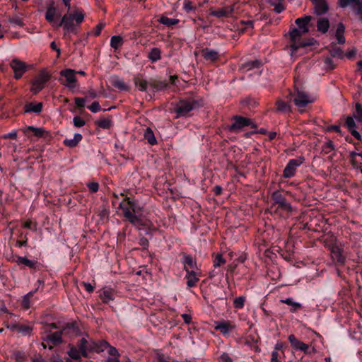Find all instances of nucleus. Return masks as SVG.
Wrapping results in <instances>:
<instances>
[{
  "label": "nucleus",
  "instance_id": "nucleus-6",
  "mask_svg": "<svg viewBox=\"0 0 362 362\" xmlns=\"http://www.w3.org/2000/svg\"><path fill=\"white\" fill-rule=\"evenodd\" d=\"M56 328L57 326L54 323L48 324L45 327V331L49 333L47 334L46 337L43 338V339L45 340L49 344L57 346L62 342V337L63 336V333L62 329L53 333L51 332L53 329Z\"/></svg>",
  "mask_w": 362,
  "mask_h": 362
},
{
  "label": "nucleus",
  "instance_id": "nucleus-28",
  "mask_svg": "<svg viewBox=\"0 0 362 362\" xmlns=\"http://www.w3.org/2000/svg\"><path fill=\"white\" fill-rule=\"evenodd\" d=\"M110 83L113 87L120 91H128L129 90V86L117 76H112L110 78Z\"/></svg>",
  "mask_w": 362,
  "mask_h": 362
},
{
  "label": "nucleus",
  "instance_id": "nucleus-41",
  "mask_svg": "<svg viewBox=\"0 0 362 362\" xmlns=\"http://www.w3.org/2000/svg\"><path fill=\"white\" fill-rule=\"evenodd\" d=\"M161 57V51L158 47L152 48L148 54V58L152 62H156Z\"/></svg>",
  "mask_w": 362,
  "mask_h": 362
},
{
  "label": "nucleus",
  "instance_id": "nucleus-1",
  "mask_svg": "<svg viewBox=\"0 0 362 362\" xmlns=\"http://www.w3.org/2000/svg\"><path fill=\"white\" fill-rule=\"evenodd\" d=\"M120 195L124 197L119 204V209L122 210L124 217L132 226L141 230L146 226L142 217L144 207L128 197L127 191H124Z\"/></svg>",
  "mask_w": 362,
  "mask_h": 362
},
{
  "label": "nucleus",
  "instance_id": "nucleus-56",
  "mask_svg": "<svg viewBox=\"0 0 362 362\" xmlns=\"http://www.w3.org/2000/svg\"><path fill=\"white\" fill-rule=\"evenodd\" d=\"M105 23L103 21H100L95 28L94 35L95 36H98L100 35L102 30L105 28Z\"/></svg>",
  "mask_w": 362,
  "mask_h": 362
},
{
  "label": "nucleus",
  "instance_id": "nucleus-27",
  "mask_svg": "<svg viewBox=\"0 0 362 362\" xmlns=\"http://www.w3.org/2000/svg\"><path fill=\"white\" fill-rule=\"evenodd\" d=\"M43 107L42 103H33L28 102L26 103L24 105V112L26 113L34 112L36 114H40Z\"/></svg>",
  "mask_w": 362,
  "mask_h": 362
},
{
  "label": "nucleus",
  "instance_id": "nucleus-14",
  "mask_svg": "<svg viewBox=\"0 0 362 362\" xmlns=\"http://www.w3.org/2000/svg\"><path fill=\"white\" fill-rule=\"evenodd\" d=\"M272 200L278 205L277 208L286 212H291L292 210L291 204L286 202L282 194L278 192H274L272 195Z\"/></svg>",
  "mask_w": 362,
  "mask_h": 362
},
{
  "label": "nucleus",
  "instance_id": "nucleus-34",
  "mask_svg": "<svg viewBox=\"0 0 362 362\" xmlns=\"http://www.w3.org/2000/svg\"><path fill=\"white\" fill-rule=\"evenodd\" d=\"M109 344L105 340L92 342V351L100 353L107 349Z\"/></svg>",
  "mask_w": 362,
  "mask_h": 362
},
{
  "label": "nucleus",
  "instance_id": "nucleus-37",
  "mask_svg": "<svg viewBox=\"0 0 362 362\" xmlns=\"http://www.w3.org/2000/svg\"><path fill=\"white\" fill-rule=\"evenodd\" d=\"M280 302L290 305V311L293 313L297 312L302 308V305L300 303L293 301L291 298L280 300Z\"/></svg>",
  "mask_w": 362,
  "mask_h": 362
},
{
  "label": "nucleus",
  "instance_id": "nucleus-49",
  "mask_svg": "<svg viewBox=\"0 0 362 362\" xmlns=\"http://www.w3.org/2000/svg\"><path fill=\"white\" fill-rule=\"evenodd\" d=\"M355 108L354 116L358 122H362V105L357 103L355 105Z\"/></svg>",
  "mask_w": 362,
  "mask_h": 362
},
{
  "label": "nucleus",
  "instance_id": "nucleus-29",
  "mask_svg": "<svg viewBox=\"0 0 362 362\" xmlns=\"http://www.w3.org/2000/svg\"><path fill=\"white\" fill-rule=\"evenodd\" d=\"M7 327L11 329L12 331H18L23 335H29L32 332V327L28 325L14 323L11 325H8Z\"/></svg>",
  "mask_w": 362,
  "mask_h": 362
},
{
  "label": "nucleus",
  "instance_id": "nucleus-38",
  "mask_svg": "<svg viewBox=\"0 0 362 362\" xmlns=\"http://www.w3.org/2000/svg\"><path fill=\"white\" fill-rule=\"evenodd\" d=\"M123 43V37L120 35H114L110 39V46L115 51L119 49Z\"/></svg>",
  "mask_w": 362,
  "mask_h": 362
},
{
  "label": "nucleus",
  "instance_id": "nucleus-18",
  "mask_svg": "<svg viewBox=\"0 0 362 362\" xmlns=\"http://www.w3.org/2000/svg\"><path fill=\"white\" fill-rule=\"evenodd\" d=\"M185 274V279L187 286L189 288H192L197 286L199 281V278L202 276V272L201 269H196L195 271L187 270Z\"/></svg>",
  "mask_w": 362,
  "mask_h": 362
},
{
  "label": "nucleus",
  "instance_id": "nucleus-16",
  "mask_svg": "<svg viewBox=\"0 0 362 362\" xmlns=\"http://www.w3.org/2000/svg\"><path fill=\"white\" fill-rule=\"evenodd\" d=\"M338 4L341 8H346L351 6L359 16V18L362 21V0H339Z\"/></svg>",
  "mask_w": 362,
  "mask_h": 362
},
{
  "label": "nucleus",
  "instance_id": "nucleus-17",
  "mask_svg": "<svg viewBox=\"0 0 362 362\" xmlns=\"http://www.w3.org/2000/svg\"><path fill=\"white\" fill-rule=\"evenodd\" d=\"M62 332L64 336H67L69 337H76L81 334L77 322L66 323L62 329Z\"/></svg>",
  "mask_w": 362,
  "mask_h": 362
},
{
  "label": "nucleus",
  "instance_id": "nucleus-13",
  "mask_svg": "<svg viewBox=\"0 0 362 362\" xmlns=\"http://www.w3.org/2000/svg\"><path fill=\"white\" fill-rule=\"evenodd\" d=\"M197 103L193 100H181L175 109L177 117L186 116L196 106Z\"/></svg>",
  "mask_w": 362,
  "mask_h": 362
},
{
  "label": "nucleus",
  "instance_id": "nucleus-50",
  "mask_svg": "<svg viewBox=\"0 0 362 362\" xmlns=\"http://www.w3.org/2000/svg\"><path fill=\"white\" fill-rule=\"evenodd\" d=\"M226 263L225 259L221 254H216L214 259V267H218Z\"/></svg>",
  "mask_w": 362,
  "mask_h": 362
},
{
  "label": "nucleus",
  "instance_id": "nucleus-31",
  "mask_svg": "<svg viewBox=\"0 0 362 362\" xmlns=\"http://www.w3.org/2000/svg\"><path fill=\"white\" fill-rule=\"evenodd\" d=\"M350 162L355 168L360 169L362 172V153L351 152Z\"/></svg>",
  "mask_w": 362,
  "mask_h": 362
},
{
  "label": "nucleus",
  "instance_id": "nucleus-53",
  "mask_svg": "<svg viewBox=\"0 0 362 362\" xmlns=\"http://www.w3.org/2000/svg\"><path fill=\"white\" fill-rule=\"evenodd\" d=\"M75 105L80 110H82L85 107V99L83 98H75Z\"/></svg>",
  "mask_w": 362,
  "mask_h": 362
},
{
  "label": "nucleus",
  "instance_id": "nucleus-64",
  "mask_svg": "<svg viewBox=\"0 0 362 362\" xmlns=\"http://www.w3.org/2000/svg\"><path fill=\"white\" fill-rule=\"evenodd\" d=\"M5 139H16L17 138V132L16 131H12L9 132L8 134L4 136Z\"/></svg>",
  "mask_w": 362,
  "mask_h": 362
},
{
  "label": "nucleus",
  "instance_id": "nucleus-8",
  "mask_svg": "<svg viewBox=\"0 0 362 362\" xmlns=\"http://www.w3.org/2000/svg\"><path fill=\"white\" fill-rule=\"evenodd\" d=\"M12 262H16L21 269H30L32 272L39 271L41 268V264L38 261L29 259L26 257L16 255L13 257Z\"/></svg>",
  "mask_w": 362,
  "mask_h": 362
},
{
  "label": "nucleus",
  "instance_id": "nucleus-19",
  "mask_svg": "<svg viewBox=\"0 0 362 362\" xmlns=\"http://www.w3.org/2000/svg\"><path fill=\"white\" fill-rule=\"evenodd\" d=\"M325 243L331 252L332 258L337 259L339 263H344L346 257L343 255V250L335 243L328 244L327 242Z\"/></svg>",
  "mask_w": 362,
  "mask_h": 362
},
{
  "label": "nucleus",
  "instance_id": "nucleus-52",
  "mask_svg": "<svg viewBox=\"0 0 362 362\" xmlns=\"http://www.w3.org/2000/svg\"><path fill=\"white\" fill-rule=\"evenodd\" d=\"M245 303V298L244 297H238L233 300V306L235 308H242L244 306Z\"/></svg>",
  "mask_w": 362,
  "mask_h": 362
},
{
  "label": "nucleus",
  "instance_id": "nucleus-24",
  "mask_svg": "<svg viewBox=\"0 0 362 362\" xmlns=\"http://www.w3.org/2000/svg\"><path fill=\"white\" fill-rule=\"evenodd\" d=\"M182 263L184 265V270L195 271L196 269H200L197 267V261L190 255H185L183 257Z\"/></svg>",
  "mask_w": 362,
  "mask_h": 362
},
{
  "label": "nucleus",
  "instance_id": "nucleus-60",
  "mask_svg": "<svg viewBox=\"0 0 362 362\" xmlns=\"http://www.w3.org/2000/svg\"><path fill=\"white\" fill-rule=\"evenodd\" d=\"M220 359L222 362H233V359L227 353H223L221 354Z\"/></svg>",
  "mask_w": 362,
  "mask_h": 362
},
{
  "label": "nucleus",
  "instance_id": "nucleus-62",
  "mask_svg": "<svg viewBox=\"0 0 362 362\" xmlns=\"http://www.w3.org/2000/svg\"><path fill=\"white\" fill-rule=\"evenodd\" d=\"M27 234L25 235V237L24 238V240H18L17 243H16V245L18 247H26L27 245H28V238L26 237Z\"/></svg>",
  "mask_w": 362,
  "mask_h": 362
},
{
  "label": "nucleus",
  "instance_id": "nucleus-63",
  "mask_svg": "<svg viewBox=\"0 0 362 362\" xmlns=\"http://www.w3.org/2000/svg\"><path fill=\"white\" fill-rule=\"evenodd\" d=\"M50 47L52 50H54L57 52V57H59L60 55V53H61L60 49L57 47V45L54 41L51 42Z\"/></svg>",
  "mask_w": 362,
  "mask_h": 362
},
{
  "label": "nucleus",
  "instance_id": "nucleus-22",
  "mask_svg": "<svg viewBox=\"0 0 362 362\" xmlns=\"http://www.w3.org/2000/svg\"><path fill=\"white\" fill-rule=\"evenodd\" d=\"M288 339L291 345V347L298 351H302L306 353L309 349V346L304 342L298 340L294 334H290L288 337Z\"/></svg>",
  "mask_w": 362,
  "mask_h": 362
},
{
  "label": "nucleus",
  "instance_id": "nucleus-57",
  "mask_svg": "<svg viewBox=\"0 0 362 362\" xmlns=\"http://www.w3.org/2000/svg\"><path fill=\"white\" fill-rule=\"evenodd\" d=\"M107 350L108 354L112 356V358H117V357L119 356L118 351L117 350L116 348H115L113 346H110L109 345V347L107 348Z\"/></svg>",
  "mask_w": 362,
  "mask_h": 362
},
{
  "label": "nucleus",
  "instance_id": "nucleus-2",
  "mask_svg": "<svg viewBox=\"0 0 362 362\" xmlns=\"http://www.w3.org/2000/svg\"><path fill=\"white\" fill-rule=\"evenodd\" d=\"M83 18L84 15L81 11H76L73 13L64 15L59 25L64 28V37H69V33L76 34V25L81 23Z\"/></svg>",
  "mask_w": 362,
  "mask_h": 362
},
{
  "label": "nucleus",
  "instance_id": "nucleus-43",
  "mask_svg": "<svg viewBox=\"0 0 362 362\" xmlns=\"http://www.w3.org/2000/svg\"><path fill=\"white\" fill-rule=\"evenodd\" d=\"M112 120L110 117L108 118H102L100 119L95 121V124L100 128L107 129H110L112 126Z\"/></svg>",
  "mask_w": 362,
  "mask_h": 362
},
{
  "label": "nucleus",
  "instance_id": "nucleus-30",
  "mask_svg": "<svg viewBox=\"0 0 362 362\" xmlns=\"http://www.w3.org/2000/svg\"><path fill=\"white\" fill-rule=\"evenodd\" d=\"M202 54L206 61L215 62L219 58L218 53L213 49L205 48L202 50Z\"/></svg>",
  "mask_w": 362,
  "mask_h": 362
},
{
  "label": "nucleus",
  "instance_id": "nucleus-15",
  "mask_svg": "<svg viewBox=\"0 0 362 362\" xmlns=\"http://www.w3.org/2000/svg\"><path fill=\"white\" fill-rule=\"evenodd\" d=\"M21 130L28 138L31 136H35L37 138H45L49 134V132L44 128L35 127L34 126H28Z\"/></svg>",
  "mask_w": 362,
  "mask_h": 362
},
{
  "label": "nucleus",
  "instance_id": "nucleus-9",
  "mask_svg": "<svg viewBox=\"0 0 362 362\" xmlns=\"http://www.w3.org/2000/svg\"><path fill=\"white\" fill-rule=\"evenodd\" d=\"M49 79V76L47 74L41 72L37 77L31 81V92L34 95L37 94L44 88L45 83Z\"/></svg>",
  "mask_w": 362,
  "mask_h": 362
},
{
  "label": "nucleus",
  "instance_id": "nucleus-36",
  "mask_svg": "<svg viewBox=\"0 0 362 362\" xmlns=\"http://www.w3.org/2000/svg\"><path fill=\"white\" fill-rule=\"evenodd\" d=\"M329 28V21L326 18H320L317 22V30L322 33H326Z\"/></svg>",
  "mask_w": 362,
  "mask_h": 362
},
{
  "label": "nucleus",
  "instance_id": "nucleus-39",
  "mask_svg": "<svg viewBox=\"0 0 362 362\" xmlns=\"http://www.w3.org/2000/svg\"><path fill=\"white\" fill-rule=\"evenodd\" d=\"M233 12V8L225 7L221 8L215 11H212L211 12V15L216 17H223V16H228L230 14H231Z\"/></svg>",
  "mask_w": 362,
  "mask_h": 362
},
{
  "label": "nucleus",
  "instance_id": "nucleus-42",
  "mask_svg": "<svg viewBox=\"0 0 362 362\" xmlns=\"http://www.w3.org/2000/svg\"><path fill=\"white\" fill-rule=\"evenodd\" d=\"M276 110L279 111V112H291V105L288 103H287L281 100H278L276 102Z\"/></svg>",
  "mask_w": 362,
  "mask_h": 362
},
{
  "label": "nucleus",
  "instance_id": "nucleus-48",
  "mask_svg": "<svg viewBox=\"0 0 362 362\" xmlns=\"http://www.w3.org/2000/svg\"><path fill=\"white\" fill-rule=\"evenodd\" d=\"M285 358L284 352L272 351L271 361L272 362H282V359Z\"/></svg>",
  "mask_w": 362,
  "mask_h": 362
},
{
  "label": "nucleus",
  "instance_id": "nucleus-47",
  "mask_svg": "<svg viewBox=\"0 0 362 362\" xmlns=\"http://www.w3.org/2000/svg\"><path fill=\"white\" fill-rule=\"evenodd\" d=\"M159 22L163 25H167V26H171V25L177 24L179 22V20L175 19V18H170L167 16H162L160 18Z\"/></svg>",
  "mask_w": 362,
  "mask_h": 362
},
{
  "label": "nucleus",
  "instance_id": "nucleus-33",
  "mask_svg": "<svg viewBox=\"0 0 362 362\" xmlns=\"http://www.w3.org/2000/svg\"><path fill=\"white\" fill-rule=\"evenodd\" d=\"M115 297V291L112 288H104L100 293V298L103 303H108L112 300Z\"/></svg>",
  "mask_w": 362,
  "mask_h": 362
},
{
  "label": "nucleus",
  "instance_id": "nucleus-40",
  "mask_svg": "<svg viewBox=\"0 0 362 362\" xmlns=\"http://www.w3.org/2000/svg\"><path fill=\"white\" fill-rule=\"evenodd\" d=\"M345 27L343 23H340L338 24L337 29L336 31V38L339 44H344L345 42V37L344 36Z\"/></svg>",
  "mask_w": 362,
  "mask_h": 362
},
{
  "label": "nucleus",
  "instance_id": "nucleus-23",
  "mask_svg": "<svg viewBox=\"0 0 362 362\" xmlns=\"http://www.w3.org/2000/svg\"><path fill=\"white\" fill-rule=\"evenodd\" d=\"M311 18V16H308L297 18L296 20V24L298 28L297 29L304 34L307 33L309 31V23Z\"/></svg>",
  "mask_w": 362,
  "mask_h": 362
},
{
  "label": "nucleus",
  "instance_id": "nucleus-26",
  "mask_svg": "<svg viewBox=\"0 0 362 362\" xmlns=\"http://www.w3.org/2000/svg\"><path fill=\"white\" fill-rule=\"evenodd\" d=\"M314 6V11L317 15L325 13L328 10V6L325 0H311Z\"/></svg>",
  "mask_w": 362,
  "mask_h": 362
},
{
  "label": "nucleus",
  "instance_id": "nucleus-46",
  "mask_svg": "<svg viewBox=\"0 0 362 362\" xmlns=\"http://www.w3.org/2000/svg\"><path fill=\"white\" fill-rule=\"evenodd\" d=\"M55 14H56V8L54 6H51L48 7V8L47 9V11L45 13V19L48 22L52 23L54 20Z\"/></svg>",
  "mask_w": 362,
  "mask_h": 362
},
{
  "label": "nucleus",
  "instance_id": "nucleus-5",
  "mask_svg": "<svg viewBox=\"0 0 362 362\" xmlns=\"http://www.w3.org/2000/svg\"><path fill=\"white\" fill-rule=\"evenodd\" d=\"M315 97L313 95H309L304 90H297L296 94L293 99V103L298 108L300 112H303L304 107L315 100Z\"/></svg>",
  "mask_w": 362,
  "mask_h": 362
},
{
  "label": "nucleus",
  "instance_id": "nucleus-61",
  "mask_svg": "<svg viewBox=\"0 0 362 362\" xmlns=\"http://www.w3.org/2000/svg\"><path fill=\"white\" fill-rule=\"evenodd\" d=\"M284 344L282 342H277L274 346V351L284 352Z\"/></svg>",
  "mask_w": 362,
  "mask_h": 362
},
{
  "label": "nucleus",
  "instance_id": "nucleus-12",
  "mask_svg": "<svg viewBox=\"0 0 362 362\" xmlns=\"http://www.w3.org/2000/svg\"><path fill=\"white\" fill-rule=\"evenodd\" d=\"M303 162L304 158L301 157L290 160L283 171V177L285 178L293 177L296 174L297 168Z\"/></svg>",
  "mask_w": 362,
  "mask_h": 362
},
{
  "label": "nucleus",
  "instance_id": "nucleus-4",
  "mask_svg": "<svg viewBox=\"0 0 362 362\" xmlns=\"http://www.w3.org/2000/svg\"><path fill=\"white\" fill-rule=\"evenodd\" d=\"M88 341L82 337L78 342L77 346L71 345L68 351L69 356L74 360H78L81 356L87 357Z\"/></svg>",
  "mask_w": 362,
  "mask_h": 362
},
{
  "label": "nucleus",
  "instance_id": "nucleus-58",
  "mask_svg": "<svg viewBox=\"0 0 362 362\" xmlns=\"http://www.w3.org/2000/svg\"><path fill=\"white\" fill-rule=\"evenodd\" d=\"M325 65L327 69L332 70L335 68L333 61L330 58H326L325 59Z\"/></svg>",
  "mask_w": 362,
  "mask_h": 362
},
{
  "label": "nucleus",
  "instance_id": "nucleus-7",
  "mask_svg": "<svg viewBox=\"0 0 362 362\" xmlns=\"http://www.w3.org/2000/svg\"><path fill=\"white\" fill-rule=\"evenodd\" d=\"M76 71L71 69H66L60 71L61 83L73 90L76 86Z\"/></svg>",
  "mask_w": 362,
  "mask_h": 362
},
{
  "label": "nucleus",
  "instance_id": "nucleus-55",
  "mask_svg": "<svg viewBox=\"0 0 362 362\" xmlns=\"http://www.w3.org/2000/svg\"><path fill=\"white\" fill-rule=\"evenodd\" d=\"M73 121H74V126H76L77 127H81L85 124L84 119H82L81 117H80L79 116H75L74 117Z\"/></svg>",
  "mask_w": 362,
  "mask_h": 362
},
{
  "label": "nucleus",
  "instance_id": "nucleus-45",
  "mask_svg": "<svg viewBox=\"0 0 362 362\" xmlns=\"http://www.w3.org/2000/svg\"><path fill=\"white\" fill-rule=\"evenodd\" d=\"M148 86L153 90H159L164 88L166 86V83L153 79L148 81Z\"/></svg>",
  "mask_w": 362,
  "mask_h": 362
},
{
  "label": "nucleus",
  "instance_id": "nucleus-11",
  "mask_svg": "<svg viewBox=\"0 0 362 362\" xmlns=\"http://www.w3.org/2000/svg\"><path fill=\"white\" fill-rule=\"evenodd\" d=\"M303 34V33L299 31L297 28H293L292 30H291V48L293 52H296L300 47H305L309 45L302 40L301 36Z\"/></svg>",
  "mask_w": 362,
  "mask_h": 362
},
{
  "label": "nucleus",
  "instance_id": "nucleus-20",
  "mask_svg": "<svg viewBox=\"0 0 362 362\" xmlns=\"http://www.w3.org/2000/svg\"><path fill=\"white\" fill-rule=\"evenodd\" d=\"M38 291V287L25 294L21 300V305L24 310H28L32 305L37 300V298H35V293Z\"/></svg>",
  "mask_w": 362,
  "mask_h": 362
},
{
  "label": "nucleus",
  "instance_id": "nucleus-44",
  "mask_svg": "<svg viewBox=\"0 0 362 362\" xmlns=\"http://www.w3.org/2000/svg\"><path fill=\"white\" fill-rule=\"evenodd\" d=\"M144 139H146L151 145H154L157 143L153 132L149 127H148L144 132Z\"/></svg>",
  "mask_w": 362,
  "mask_h": 362
},
{
  "label": "nucleus",
  "instance_id": "nucleus-21",
  "mask_svg": "<svg viewBox=\"0 0 362 362\" xmlns=\"http://www.w3.org/2000/svg\"><path fill=\"white\" fill-rule=\"evenodd\" d=\"M215 329L223 334H226L235 328V325L229 320H223L215 322Z\"/></svg>",
  "mask_w": 362,
  "mask_h": 362
},
{
  "label": "nucleus",
  "instance_id": "nucleus-3",
  "mask_svg": "<svg viewBox=\"0 0 362 362\" xmlns=\"http://www.w3.org/2000/svg\"><path fill=\"white\" fill-rule=\"evenodd\" d=\"M233 123L228 127V130L231 132H239L246 127H250L252 129L257 128L255 122L248 118L240 115H235L232 117Z\"/></svg>",
  "mask_w": 362,
  "mask_h": 362
},
{
  "label": "nucleus",
  "instance_id": "nucleus-59",
  "mask_svg": "<svg viewBox=\"0 0 362 362\" xmlns=\"http://www.w3.org/2000/svg\"><path fill=\"white\" fill-rule=\"evenodd\" d=\"M274 11L276 13H281L283 11L285 10V6H284V4L281 3V2H279L277 4H275L274 5Z\"/></svg>",
  "mask_w": 362,
  "mask_h": 362
},
{
  "label": "nucleus",
  "instance_id": "nucleus-10",
  "mask_svg": "<svg viewBox=\"0 0 362 362\" xmlns=\"http://www.w3.org/2000/svg\"><path fill=\"white\" fill-rule=\"evenodd\" d=\"M10 66L14 72V78L19 80L28 71L29 66L18 59H13L10 63Z\"/></svg>",
  "mask_w": 362,
  "mask_h": 362
},
{
  "label": "nucleus",
  "instance_id": "nucleus-54",
  "mask_svg": "<svg viewBox=\"0 0 362 362\" xmlns=\"http://www.w3.org/2000/svg\"><path fill=\"white\" fill-rule=\"evenodd\" d=\"M183 8L187 12L194 11L196 9V7L193 5V3L189 0L185 1Z\"/></svg>",
  "mask_w": 362,
  "mask_h": 362
},
{
  "label": "nucleus",
  "instance_id": "nucleus-35",
  "mask_svg": "<svg viewBox=\"0 0 362 362\" xmlns=\"http://www.w3.org/2000/svg\"><path fill=\"white\" fill-rule=\"evenodd\" d=\"M82 135L81 134L76 133L74 134L73 139H65L64 140V144L66 146L73 148L77 146V144L81 141Z\"/></svg>",
  "mask_w": 362,
  "mask_h": 362
},
{
  "label": "nucleus",
  "instance_id": "nucleus-51",
  "mask_svg": "<svg viewBox=\"0 0 362 362\" xmlns=\"http://www.w3.org/2000/svg\"><path fill=\"white\" fill-rule=\"evenodd\" d=\"M8 21L12 24H16L20 27H23L25 23L22 18L18 16H13L9 18Z\"/></svg>",
  "mask_w": 362,
  "mask_h": 362
},
{
  "label": "nucleus",
  "instance_id": "nucleus-25",
  "mask_svg": "<svg viewBox=\"0 0 362 362\" xmlns=\"http://www.w3.org/2000/svg\"><path fill=\"white\" fill-rule=\"evenodd\" d=\"M345 125L354 138L361 140V136L356 130V124L352 117H347Z\"/></svg>",
  "mask_w": 362,
  "mask_h": 362
},
{
  "label": "nucleus",
  "instance_id": "nucleus-32",
  "mask_svg": "<svg viewBox=\"0 0 362 362\" xmlns=\"http://www.w3.org/2000/svg\"><path fill=\"white\" fill-rule=\"evenodd\" d=\"M134 82L140 91H146L147 90L148 82L141 75L138 74L135 76L134 77Z\"/></svg>",
  "mask_w": 362,
  "mask_h": 362
}]
</instances>
